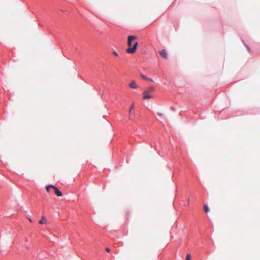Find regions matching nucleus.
Returning a JSON list of instances; mask_svg holds the SVG:
<instances>
[{"mask_svg": "<svg viewBox=\"0 0 260 260\" xmlns=\"http://www.w3.org/2000/svg\"><path fill=\"white\" fill-rule=\"evenodd\" d=\"M141 77L143 79H145V80H147V77L146 76H145V75H141Z\"/></svg>", "mask_w": 260, "mask_h": 260, "instance_id": "11", "label": "nucleus"}, {"mask_svg": "<svg viewBox=\"0 0 260 260\" xmlns=\"http://www.w3.org/2000/svg\"><path fill=\"white\" fill-rule=\"evenodd\" d=\"M39 223L40 224H47V220L44 216L41 217V219L39 220Z\"/></svg>", "mask_w": 260, "mask_h": 260, "instance_id": "6", "label": "nucleus"}, {"mask_svg": "<svg viewBox=\"0 0 260 260\" xmlns=\"http://www.w3.org/2000/svg\"><path fill=\"white\" fill-rule=\"evenodd\" d=\"M53 185H49L46 186V191L48 192H49L50 189V188H52L53 189Z\"/></svg>", "mask_w": 260, "mask_h": 260, "instance_id": "8", "label": "nucleus"}, {"mask_svg": "<svg viewBox=\"0 0 260 260\" xmlns=\"http://www.w3.org/2000/svg\"><path fill=\"white\" fill-rule=\"evenodd\" d=\"M204 211L205 212H208L209 211V208L207 205H204Z\"/></svg>", "mask_w": 260, "mask_h": 260, "instance_id": "9", "label": "nucleus"}, {"mask_svg": "<svg viewBox=\"0 0 260 260\" xmlns=\"http://www.w3.org/2000/svg\"><path fill=\"white\" fill-rule=\"evenodd\" d=\"M53 189H54V192L55 193L57 196H59V197H60L62 195V193H61V192L60 191H59L58 190V188H57L56 187L54 186L53 187Z\"/></svg>", "mask_w": 260, "mask_h": 260, "instance_id": "5", "label": "nucleus"}, {"mask_svg": "<svg viewBox=\"0 0 260 260\" xmlns=\"http://www.w3.org/2000/svg\"><path fill=\"white\" fill-rule=\"evenodd\" d=\"M148 81H150L151 82H153V80L151 79V78H147V80Z\"/></svg>", "mask_w": 260, "mask_h": 260, "instance_id": "15", "label": "nucleus"}, {"mask_svg": "<svg viewBox=\"0 0 260 260\" xmlns=\"http://www.w3.org/2000/svg\"><path fill=\"white\" fill-rule=\"evenodd\" d=\"M113 54L114 55L116 56H118V54H117V53L116 52H115V51H114V52H113Z\"/></svg>", "mask_w": 260, "mask_h": 260, "instance_id": "12", "label": "nucleus"}, {"mask_svg": "<svg viewBox=\"0 0 260 260\" xmlns=\"http://www.w3.org/2000/svg\"><path fill=\"white\" fill-rule=\"evenodd\" d=\"M129 87L132 89H136L138 88V86L134 81H132L130 82L129 84Z\"/></svg>", "mask_w": 260, "mask_h": 260, "instance_id": "3", "label": "nucleus"}, {"mask_svg": "<svg viewBox=\"0 0 260 260\" xmlns=\"http://www.w3.org/2000/svg\"><path fill=\"white\" fill-rule=\"evenodd\" d=\"M154 90H155L154 87L151 86V87H149L148 89L147 90H146V91H148V92L150 93L151 92H154Z\"/></svg>", "mask_w": 260, "mask_h": 260, "instance_id": "7", "label": "nucleus"}, {"mask_svg": "<svg viewBox=\"0 0 260 260\" xmlns=\"http://www.w3.org/2000/svg\"><path fill=\"white\" fill-rule=\"evenodd\" d=\"M133 109V105H132L130 108L129 113H131L132 109Z\"/></svg>", "mask_w": 260, "mask_h": 260, "instance_id": "13", "label": "nucleus"}, {"mask_svg": "<svg viewBox=\"0 0 260 260\" xmlns=\"http://www.w3.org/2000/svg\"><path fill=\"white\" fill-rule=\"evenodd\" d=\"M137 38V36L133 35H130L128 37L127 45L128 48L126 49V52L128 53L133 54L136 52L138 43L137 42H135L133 45H132V42L136 39Z\"/></svg>", "mask_w": 260, "mask_h": 260, "instance_id": "1", "label": "nucleus"}, {"mask_svg": "<svg viewBox=\"0 0 260 260\" xmlns=\"http://www.w3.org/2000/svg\"><path fill=\"white\" fill-rule=\"evenodd\" d=\"M153 96L151 95L148 91H146V90L143 93V99H149L152 98Z\"/></svg>", "mask_w": 260, "mask_h": 260, "instance_id": "2", "label": "nucleus"}, {"mask_svg": "<svg viewBox=\"0 0 260 260\" xmlns=\"http://www.w3.org/2000/svg\"><path fill=\"white\" fill-rule=\"evenodd\" d=\"M28 220H29V221L30 222H32V220H31V219L28 218Z\"/></svg>", "mask_w": 260, "mask_h": 260, "instance_id": "17", "label": "nucleus"}, {"mask_svg": "<svg viewBox=\"0 0 260 260\" xmlns=\"http://www.w3.org/2000/svg\"><path fill=\"white\" fill-rule=\"evenodd\" d=\"M186 260H191V256L190 254H188L187 255Z\"/></svg>", "mask_w": 260, "mask_h": 260, "instance_id": "10", "label": "nucleus"}, {"mask_svg": "<svg viewBox=\"0 0 260 260\" xmlns=\"http://www.w3.org/2000/svg\"><path fill=\"white\" fill-rule=\"evenodd\" d=\"M158 115H160V116H161V115H163V114L161 113H158Z\"/></svg>", "mask_w": 260, "mask_h": 260, "instance_id": "16", "label": "nucleus"}, {"mask_svg": "<svg viewBox=\"0 0 260 260\" xmlns=\"http://www.w3.org/2000/svg\"><path fill=\"white\" fill-rule=\"evenodd\" d=\"M105 250L108 252H110V249L109 248H106Z\"/></svg>", "mask_w": 260, "mask_h": 260, "instance_id": "14", "label": "nucleus"}, {"mask_svg": "<svg viewBox=\"0 0 260 260\" xmlns=\"http://www.w3.org/2000/svg\"><path fill=\"white\" fill-rule=\"evenodd\" d=\"M160 54L165 59L168 58V54L166 50L162 49L160 51Z\"/></svg>", "mask_w": 260, "mask_h": 260, "instance_id": "4", "label": "nucleus"}]
</instances>
